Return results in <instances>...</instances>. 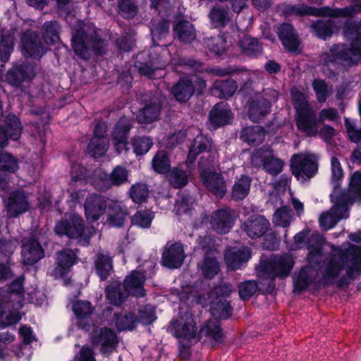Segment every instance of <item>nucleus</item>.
<instances>
[{
    "label": "nucleus",
    "mask_w": 361,
    "mask_h": 361,
    "mask_svg": "<svg viewBox=\"0 0 361 361\" xmlns=\"http://www.w3.org/2000/svg\"><path fill=\"white\" fill-rule=\"evenodd\" d=\"M343 34L350 41V45L334 44L329 51L322 56V61L326 66L351 67L361 61V20H346Z\"/></svg>",
    "instance_id": "f257e3e1"
},
{
    "label": "nucleus",
    "mask_w": 361,
    "mask_h": 361,
    "mask_svg": "<svg viewBox=\"0 0 361 361\" xmlns=\"http://www.w3.org/2000/svg\"><path fill=\"white\" fill-rule=\"evenodd\" d=\"M104 40L95 32L88 34L82 27L77 29L71 39V46L75 54L84 60L90 58V46L97 56L104 54Z\"/></svg>",
    "instance_id": "f03ea898"
},
{
    "label": "nucleus",
    "mask_w": 361,
    "mask_h": 361,
    "mask_svg": "<svg viewBox=\"0 0 361 361\" xmlns=\"http://www.w3.org/2000/svg\"><path fill=\"white\" fill-rule=\"evenodd\" d=\"M206 87V81L201 78L192 81L189 77H180L172 86L171 92L177 102L186 103L193 94L202 95Z\"/></svg>",
    "instance_id": "7ed1b4c3"
},
{
    "label": "nucleus",
    "mask_w": 361,
    "mask_h": 361,
    "mask_svg": "<svg viewBox=\"0 0 361 361\" xmlns=\"http://www.w3.org/2000/svg\"><path fill=\"white\" fill-rule=\"evenodd\" d=\"M332 251L337 252L339 258L346 267V276L350 279H355L356 276L361 274V246L351 245L347 249L342 250L331 245Z\"/></svg>",
    "instance_id": "20e7f679"
},
{
    "label": "nucleus",
    "mask_w": 361,
    "mask_h": 361,
    "mask_svg": "<svg viewBox=\"0 0 361 361\" xmlns=\"http://www.w3.org/2000/svg\"><path fill=\"white\" fill-rule=\"evenodd\" d=\"M197 327L194 317L188 312L180 314L178 319H172L168 327V331L176 338L189 341L195 338Z\"/></svg>",
    "instance_id": "39448f33"
},
{
    "label": "nucleus",
    "mask_w": 361,
    "mask_h": 361,
    "mask_svg": "<svg viewBox=\"0 0 361 361\" xmlns=\"http://www.w3.org/2000/svg\"><path fill=\"white\" fill-rule=\"evenodd\" d=\"M292 174L302 180L312 178L318 171V164L314 157L302 154H293L290 159Z\"/></svg>",
    "instance_id": "423d86ee"
},
{
    "label": "nucleus",
    "mask_w": 361,
    "mask_h": 361,
    "mask_svg": "<svg viewBox=\"0 0 361 361\" xmlns=\"http://www.w3.org/2000/svg\"><path fill=\"white\" fill-rule=\"evenodd\" d=\"M54 231L60 237L65 235L71 239H78L84 234L85 223L79 215L70 214L56 222Z\"/></svg>",
    "instance_id": "0eeeda50"
},
{
    "label": "nucleus",
    "mask_w": 361,
    "mask_h": 361,
    "mask_svg": "<svg viewBox=\"0 0 361 361\" xmlns=\"http://www.w3.org/2000/svg\"><path fill=\"white\" fill-rule=\"evenodd\" d=\"M90 339L93 346L100 347V353L102 354L111 353L118 344L115 331L106 326L94 329Z\"/></svg>",
    "instance_id": "6e6552de"
},
{
    "label": "nucleus",
    "mask_w": 361,
    "mask_h": 361,
    "mask_svg": "<svg viewBox=\"0 0 361 361\" xmlns=\"http://www.w3.org/2000/svg\"><path fill=\"white\" fill-rule=\"evenodd\" d=\"M295 123L298 130L307 136L314 137L318 134L315 112L307 104H302L296 108Z\"/></svg>",
    "instance_id": "1a4fd4ad"
},
{
    "label": "nucleus",
    "mask_w": 361,
    "mask_h": 361,
    "mask_svg": "<svg viewBox=\"0 0 361 361\" xmlns=\"http://www.w3.org/2000/svg\"><path fill=\"white\" fill-rule=\"evenodd\" d=\"M178 63L195 72L208 73L220 77L233 75L241 71V69L233 66L209 68L202 61L191 57H180L178 59Z\"/></svg>",
    "instance_id": "9d476101"
},
{
    "label": "nucleus",
    "mask_w": 361,
    "mask_h": 361,
    "mask_svg": "<svg viewBox=\"0 0 361 361\" xmlns=\"http://www.w3.org/2000/svg\"><path fill=\"white\" fill-rule=\"evenodd\" d=\"M164 64L158 54L149 51L139 52L134 58V67L141 75L151 78L156 70L161 69Z\"/></svg>",
    "instance_id": "9b49d317"
},
{
    "label": "nucleus",
    "mask_w": 361,
    "mask_h": 361,
    "mask_svg": "<svg viewBox=\"0 0 361 361\" xmlns=\"http://www.w3.org/2000/svg\"><path fill=\"white\" fill-rule=\"evenodd\" d=\"M163 98L157 94H152L144 101V106L137 113V118L140 123H151L157 121L163 107Z\"/></svg>",
    "instance_id": "f8f14e48"
},
{
    "label": "nucleus",
    "mask_w": 361,
    "mask_h": 361,
    "mask_svg": "<svg viewBox=\"0 0 361 361\" xmlns=\"http://www.w3.org/2000/svg\"><path fill=\"white\" fill-rule=\"evenodd\" d=\"M253 157L260 159L262 169L271 176H276L283 169V160L276 157L273 149L269 147L263 146L257 149L253 154Z\"/></svg>",
    "instance_id": "ddd939ff"
},
{
    "label": "nucleus",
    "mask_w": 361,
    "mask_h": 361,
    "mask_svg": "<svg viewBox=\"0 0 361 361\" xmlns=\"http://www.w3.org/2000/svg\"><path fill=\"white\" fill-rule=\"evenodd\" d=\"M294 264L293 258L290 255H284L264 262L262 269L273 277L284 279L290 274Z\"/></svg>",
    "instance_id": "4468645a"
},
{
    "label": "nucleus",
    "mask_w": 361,
    "mask_h": 361,
    "mask_svg": "<svg viewBox=\"0 0 361 361\" xmlns=\"http://www.w3.org/2000/svg\"><path fill=\"white\" fill-rule=\"evenodd\" d=\"M132 123L126 116H122L115 124L112 133V141L114 149L118 154L129 150L128 137L132 128Z\"/></svg>",
    "instance_id": "2eb2a0df"
},
{
    "label": "nucleus",
    "mask_w": 361,
    "mask_h": 361,
    "mask_svg": "<svg viewBox=\"0 0 361 361\" xmlns=\"http://www.w3.org/2000/svg\"><path fill=\"white\" fill-rule=\"evenodd\" d=\"M29 209L28 196L23 189L18 188L9 194L6 204L8 217L16 218L27 212Z\"/></svg>",
    "instance_id": "dca6fc26"
},
{
    "label": "nucleus",
    "mask_w": 361,
    "mask_h": 361,
    "mask_svg": "<svg viewBox=\"0 0 361 361\" xmlns=\"http://www.w3.org/2000/svg\"><path fill=\"white\" fill-rule=\"evenodd\" d=\"M200 177L204 187L214 196L220 199L225 196L226 185L221 173L204 169L200 171Z\"/></svg>",
    "instance_id": "f3484780"
},
{
    "label": "nucleus",
    "mask_w": 361,
    "mask_h": 361,
    "mask_svg": "<svg viewBox=\"0 0 361 361\" xmlns=\"http://www.w3.org/2000/svg\"><path fill=\"white\" fill-rule=\"evenodd\" d=\"M252 255V250L247 246H242L238 248L232 247L226 250L224 261L229 270L236 271L244 267Z\"/></svg>",
    "instance_id": "a211bd4d"
},
{
    "label": "nucleus",
    "mask_w": 361,
    "mask_h": 361,
    "mask_svg": "<svg viewBox=\"0 0 361 361\" xmlns=\"http://www.w3.org/2000/svg\"><path fill=\"white\" fill-rule=\"evenodd\" d=\"M21 43V51L26 58L39 59L46 52L36 32L27 30L23 32Z\"/></svg>",
    "instance_id": "6ab92c4d"
},
{
    "label": "nucleus",
    "mask_w": 361,
    "mask_h": 361,
    "mask_svg": "<svg viewBox=\"0 0 361 361\" xmlns=\"http://www.w3.org/2000/svg\"><path fill=\"white\" fill-rule=\"evenodd\" d=\"M235 216L233 209L224 207L216 210L211 218L212 228L219 234L228 233L234 226Z\"/></svg>",
    "instance_id": "aec40b11"
},
{
    "label": "nucleus",
    "mask_w": 361,
    "mask_h": 361,
    "mask_svg": "<svg viewBox=\"0 0 361 361\" xmlns=\"http://www.w3.org/2000/svg\"><path fill=\"white\" fill-rule=\"evenodd\" d=\"M35 75V67L28 63H16L6 73V79L13 87H20L25 81H29Z\"/></svg>",
    "instance_id": "412c9836"
},
{
    "label": "nucleus",
    "mask_w": 361,
    "mask_h": 361,
    "mask_svg": "<svg viewBox=\"0 0 361 361\" xmlns=\"http://www.w3.org/2000/svg\"><path fill=\"white\" fill-rule=\"evenodd\" d=\"M272 101L264 96L249 99L247 102V116L255 122L259 123L271 112Z\"/></svg>",
    "instance_id": "4be33fe9"
},
{
    "label": "nucleus",
    "mask_w": 361,
    "mask_h": 361,
    "mask_svg": "<svg viewBox=\"0 0 361 361\" xmlns=\"http://www.w3.org/2000/svg\"><path fill=\"white\" fill-rule=\"evenodd\" d=\"M185 258L183 244L175 242L166 247L161 256V264L169 269H178L183 264Z\"/></svg>",
    "instance_id": "5701e85b"
},
{
    "label": "nucleus",
    "mask_w": 361,
    "mask_h": 361,
    "mask_svg": "<svg viewBox=\"0 0 361 361\" xmlns=\"http://www.w3.org/2000/svg\"><path fill=\"white\" fill-rule=\"evenodd\" d=\"M277 35L284 49L289 52H296L300 45L297 30L289 23H281L277 29Z\"/></svg>",
    "instance_id": "b1692460"
},
{
    "label": "nucleus",
    "mask_w": 361,
    "mask_h": 361,
    "mask_svg": "<svg viewBox=\"0 0 361 361\" xmlns=\"http://www.w3.org/2000/svg\"><path fill=\"white\" fill-rule=\"evenodd\" d=\"M84 207L86 218L96 221L104 214L107 208L106 200L102 195L90 194L85 200Z\"/></svg>",
    "instance_id": "393cba45"
},
{
    "label": "nucleus",
    "mask_w": 361,
    "mask_h": 361,
    "mask_svg": "<svg viewBox=\"0 0 361 361\" xmlns=\"http://www.w3.org/2000/svg\"><path fill=\"white\" fill-rule=\"evenodd\" d=\"M233 118L229 104L224 102L216 104L209 114V120L215 129L229 124Z\"/></svg>",
    "instance_id": "a878e982"
},
{
    "label": "nucleus",
    "mask_w": 361,
    "mask_h": 361,
    "mask_svg": "<svg viewBox=\"0 0 361 361\" xmlns=\"http://www.w3.org/2000/svg\"><path fill=\"white\" fill-rule=\"evenodd\" d=\"M270 227L269 221L262 215H252L244 223V231L252 239L264 236Z\"/></svg>",
    "instance_id": "bb28decb"
},
{
    "label": "nucleus",
    "mask_w": 361,
    "mask_h": 361,
    "mask_svg": "<svg viewBox=\"0 0 361 361\" xmlns=\"http://www.w3.org/2000/svg\"><path fill=\"white\" fill-rule=\"evenodd\" d=\"M21 254L24 264L32 266L44 258V250L38 240L30 238L23 243Z\"/></svg>",
    "instance_id": "cd10ccee"
},
{
    "label": "nucleus",
    "mask_w": 361,
    "mask_h": 361,
    "mask_svg": "<svg viewBox=\"0 0 361 361\" xmlns=\"http://www.w3.org/2000/svg\"><path fill=\"white\" fill-rule=\"evenodd\" d=\"M344 125L348 139L356 144V147L353 150L350 160L353 164L361 165V128H357L356 125L348 118H345Z\"/></svg>",
    "instance_id": "c85d7f7f"
},
{
    "label": "nucleus",
    "mask_w": 361,
    "mask_h": 361,
    "mask_svg": "<svg viewBox=\"0 0 361 361\" xmlns=\"http://www.w3.org/2000/svg\"><path fill=\"white\" fill-rule=\"evenodd\" d=\"M310 30L313 36L326 41L338 30V27L333 19H317L312 22Z\"/></svg>",
    "instance_id": "c756f323"
},
{
    "label": "nucleus",
    "mask_w": 361,
    "mask_h": 361,
    "mask_svg": "<svg viewBox=\"0 0 361 361\" xmlns=\"http://www.w3.org/2000/svg\"><path fill=\"white\" fill-rule=\"evenodd\" d=\"M345 265L342 261L336 259V255L333 254L326 262L322 272L321 279L318 283L322 287L326 288L334 283V280L338 277L344 269Z\"/></svg>",
    "instance_id": "7c9ffc66"
},
{
    "label": "nucleus",
    "mask_w": 361,
    "mask_h": 361,
    "mask_svg": "<svg viewBox=\"0 0 361 361\" xmlns=\"http://www.w3.org/2000/svg\"><path fill=\"white\" fill-rule=\"evenodd\" d=\"M78 263L76 253L73 250L65 248L57 252L56 267L54 272L61 277H65L70 271L71 268Z\"/></svg>",
    "instance_id": "2f4dec72"
},
{
    "label": "nucleus",
    "mask_w": 361,
    "mask_h": 361,
    "mask_svg": "<svg viewBox=\"0 0 361 361\" xmlns=\"http://www.w3.org/2000/svg\"><path fill=\"white\" fill-rule=\"evenodd\" d=\"M145 282V276L144 274L134 270L124 279L123 287L127 291L131 293L133 295L142 298L146 295L145 289L144 288Z\"/></svg>",
    "instance_id": "473e14b6"
},
{
    "label": "nucleus",
    "mask_w": 361,
    "mask_h": 361,
    "mask_svg": "<svg viewBox=\"0 0 361 361\" xmlns=\"http://www.w3.org/2000/svg\"><path fill=\"white\" fill-rule=\"evenodd\" d=\"M175 38L183 44H190L196 39L194 25L185 19L176 22L173 27Z\"/></svg>",
    "instance_id": "72a5a7b5"
},
{
    "label": "nucleus",
    "mask_w": 361,
    "mask_h": 361,
    "mask_svg": "<svg viewBox=\"0 0 361 361\" xmlns=\"http://www.w3.org/2000/svg\"><path fill=\"white\" fill-rule=\"evenodd\" d=\"M212 140L207 136L199 135L194 138L187 155L186 163L193 164L199 154L209 152L212 149Z\"/></svg>",
    "instance_id": "f704fd0d"
},
{
    "label": "nucleus",
    "mask_w": 361,
    "mask_h": 361,
    "mask_svg": "<svg viewBox=\"0 0 361 361\" xmlns=\"http://www.w3.org/2000/svg\"><path fill=\"white\" fill-rule=\"evenodd\" d=\"M211 314L218 320H227L233 315V308L226 298L211 299L209 302Z\"/></svg>",
    "instance_id": "c9c22d12"
},
{
    "label": "nucleus",
    "mask_w": 361,
    "mask_h": 361,
    "mask_svg": "<svg viewBox=\"0 0 361 361\" xmlns=\"http://www.w3.org/2000/svg\"><path fill=\"white\" fill-rule=\"evenodd\" d=\"M113 258L107 254L98 252L94 262V271L101 281H105L114 269Z\"/></svg>",
    "instance_id": "e433bc0d"
},
{
    "label": "nucleus",
    "mask_w": 361,
    "mask_h": 361,
    "mask_svg": "<svg viewBox=\"0 0 361 361\" xmlns=\"http://www.w3.org/2000/svg\"><path fill=\"white\" fill-rule=\"evenodd\" d=\"M0 126L6 132L9 140L16 141L21 137L23 126L20 118L16 114L9 113L4 117V123Z\"/></svg>",
    "instance_id": "4c0bfd02"
},
{
    "label": "nucleus",
    "mask_w": 361,
    "mask_h": 361,
    "mask_svg": "<svg viewBox=\"0 0 361 361\" xmlns=\"http://www.w3.org/2000/svg\"><path fill=\"white\" fill-rule=\"evenodd\" d=\"M264 137V129L259 126L243 127L240 133V139L249 145H260Z\"/></svg>",
    "instance_id": "58836bf2"
},
{
    "label": "nucleus",
    "mask_w": 361,
    "mask_h": 361,
    "mask_svg": "<svg viewBox=\"0 0 361 361\" xmlns=\"http://www.w3.org/2000/svg\"><path fill=\"white\" fill-rule=\"evenodd\" d=\"M251 183L252 178L247 175L242 174L237 178L232 187L231 199L236 202L243 200L250 193Z\"/></svg>",
    "instance_id": "ea45409f"
},
{
    "label": "nucleus",
    "mask_w": 361,
    "mask_h": 361,
    "mask_svg": "<svg viewBox=\"0 0 361 361\" xmlns=\"http://www.w3.org/2000/svg\"><path fill=\"white\" fill-rule=\"evenodd\" d=\"M238 89L235 80L228 78L226 80H217L212 85V92L219 98L228 99L231 97Z\"/></svg>",
    "instance_id": "a19ab883"
},
{
    "label": "nucleus",
    "mask_w": 361,
    "mask_h": 361,
    "mask_svg": "<svg viewBox=\"0 0 361 361\" xmlns=\"http://www.w3.org/2000/svg\"><path fill=\"white\" fill-rule=\"evenodd\" d=\"M106 209H108L106 219L108 224L112 227H123L128 216L127 209L116 203L110 204Z\"/></svg>",
    "instance_id": "79ce46f5"
},
{
    "label": "nucleus",
    "mask_w": 361,
    "mask_h": 361,
    "mask_svg": "<svg viewBox=\"0 0 361 361\" xmlns=\"http://www.w3.org/2000/svg\"><path fill=\"white\" fill-rule=\"evenodd\" d=\"M313 271L310 267L300 269L298 276L293 279V292L301 293L314 281Z\"/></svg>",
    "instance_id": "37998d69"
},
{
    "label": "nucleus",
    "mask_w": 361,
    "mask_h": 361,
    "mask_svg": "<svg viewBox=\"0 0 361 361\" xmlns=\"http://www.w3.org/2000/svg\"><path fill=\"white\" fill-rule=\"evenodd\" d=\"M116 326L118 331H133L136 329L137 322V315L132 312L124 314L114 313Z\"/></svg>",
    "instance_id": "c03bdc74"
},
{
    "label": "nucleus",
    "mask_w": 361,
    "mask_h": 361,
    "mask_svg": "<svg viewBox=\"0 0 361 361\" xmlns=\"http://www.w3.org/2000/svg\"><path fill=\"white\" fill-rule=\"evenodd\" d=\"M60 24L56 20L47 21L42 26V37L47 44L54 45L60 42Z\"/></svg>",
    "instance_id": "a18cd8bd"
},
{
    "label": "nucleus",
    "mask_w": 361,
    "mask_h": 361,
    "mask_svg": "<svg viewBox=\"0 0 361 361\" xmlns=\"http://www.w3.org/2000/svg\"><path fill=\"white\" fill-rule=\"evenodd\" d=\"M171 159L166 150H158L152 160L153 170L159 174H166L171 171Z\"/></svg>",
    "instance_id": "49530a36"
},
{
    "label": "nucleus",
    "mask_w": 361,
    "mask_h": 361,
    "mask_svg": "<svg viewBox=\"0 0 361 361\" xmlns=\"http://www.w3.org/2000/svg\"><path fill=\"white\" fill-rule=\"evenodd\" d=\"M205 332V336L211 338L216 343H224L225 334L223 331L219 320L208 321L202 328Z\"/></svg>",
    "instance_id": "de8ad7c7"
},
{
    "label": "nucleus",
    "mask_w": 361,
    "mask_h": 361,
    "mask_svg": "<svg viewBox=\"0 0 361 361\" xmlns=\"http://www.w3.org/2000/svg\"><path fill=\"white\" fill-rule=\"evenodd\" d=\"M209 17L215 28L223 29L231 22L228 11L220 7L214 6L209 12Z\"/></svg>",
    "instance_id": "09e8293b"
},
{
    "label": "nucleus",
    "mask_w": 361,
    "mask_h": 361,
    "mask_svg": "<svg viewBox=\"0 0 361 361\" xmlns=\"http://www.w3.org/2000/svg\"><path fill=\"white\" fill-rule=\"evenodd\" d=\"M108 142L106 137H93L87 145L89 154L94 158L104 156L108 149Z\"/></svg>",
    "instance_id": "8fccbe9b"
},
{
    "label": "nucleus",
    "mask_w": 361,
    "mask_h": 361,
    "mask_svg": "<svg viewBox=\"0 0 361 361\" xmlns=\"http://www.w3.org/2000/svg\"><path fill=\"white\" fill-rule=\"evenodd\" d=\"M130 144L136 157L146 154L153 146V140L149 136H134Z\"/></svg>",
    "instance_id": "3c124183"
},
{
    "label": "nucleus",
    "mask_w": 361,
    "mask_h": 361,
    "mask_svg": "<svg viewBox=\"0 0 361 361\" xmlns=\"http://www.w3.org/2000/svg\"><path fill=\"white\" fill-rule=\"evenodd\" d=\"M330 198L338 211L346 210L348 204H353L357 199H359L358 197H355L351 193L349 189L348 191L342 190L336 195L331 194Z\"/></svg>",
    "instance_id": "603ef678"
},
{
    "label": "nucleus",
    "mask_w": 361,
    "mask_h": 361,
    "mask_svg": "<svg viewBox=\"0 0 361 361\" xmlns=\"http://www.w3.org/2000/svg\"><path fill=\"white\" fill-rule=\"evenodd\" d=\"M243 53L250 57L257 58L262 53V45L259 40L254 37H247L240 42Z\"/></svg>",
    "instance_id": "864d4df0"
},
{
    "label": "nucleus",
    "mask_w": 361,
    "mask_h": 361,
    "mask_svg": "<svg viewBox=\"0 0 361 361\" xmlns=\"http://www.w3.org/2000/svg\"><path fill=\"white\" fill-rule=\"evenodd\" d=\"M117 13L124 19H133L138 13L135 0H118Z\"/></svg>",
    "instance_id": "5fc2aeb1"
},
{
    "label": "nucleus",
    "mask_w": 361,
    "mask_h": 361,
    "mask_svg": "<svg viewBox=\"0 0 361 361\" xmlns=\"http://www.w3.org/2000/svg\"><path fill=\"white\" fill-rule=\"evenodd\" d=\"M129 196L135 204H142L149 197V188L146 183L139 182L133 184L129 190Z\"/></svg>",
    "instance_id": "6e6d98bb"
},
{
    "label": "nucleus",
    "mask_w": 361,
    "mask_h": 361,
    "mask_svg": "<svg viewBox=\"0 0 361 361\" xmlns=\"http://www.w3.org/2000/svg\"><path fill=\"white\" fill-rule=\"evenodd\" d=\"M137 322L148 326L154 322L157 317L155 307L150 304L139 305L137 308Z\"/></svg>",
    "instance_id": "4d7b16f0"
},
{
    "label": "nucleus",
    "mask_w": 361,
    "mask_h": 361,
    "mask_svg": "<svg viewBox=\"0 0 361 361\" xmlns=\"http://www.w3.org/2000/svg\"><path fill=\"white\" fill-rule=\"evenodd\" d=\"M19 169L18 160L8 152L0 153V171L14 173Z\"/></svg>",
    "instance_id": "13d9d810"
},
{
    "label": "nucleus",
    "mask_w": 361,
    "mask_h": 361,
    "mask_svg": "<svg viewBox=\"0 0 361 361\" xmlns=\"http://www.w3.org/2000/svg\"><path fill=\"white\" fill-rule=\"evenodd\" d=\"M291 209L288 206L278 208L274 214V223L276 226L288 228L292 221Z\"/></svg>",
    "instance_id": "bf43d9fd"
},
{
    "label": "nucleus",
    "mask_w": 361,
    "mask_h": 361,
    "mask_svg": "<svg viewBox=\"0 0 361 361\" xmlns=\"http://www.w3.org/2000/svg\"><path fill=\"white\" fill-rule=\"evenodd\" d=\"M154 218V214L149 210H137L132 217V224L142 228H148Z\"/></svg>",
    "instance_id": "052dcab7"
},
{
    "label": "nucleus",
    "mask_w": 361,
    "mask_h": 361,
    "mask_svg": "<svg viewBox=\"0 0 361 361\" xmlns=\"http://www.w3.org/2000/svg\"><path fill=\"white\" fill-rule=\"evenodd\" d=\"M343 217L341 211L339 212V214L337 212L323 213L319 216V226L322 230L327 231L333 228Z\"/></svg>",
    "instance_id": "680f3d73"
},
{
    "label": "nucleus",
    "mask_w": 361,
    "mask_h": 361,
    "mask_svg": "<svg viewBox=\"0 0 361 361\" xmlns=\"http://www.w3.org/2000/svg\"><path fill=\"white\" fill-rule=\"evenodd\" d=\"M201 271L204 278L213 279L220 271L217 259L215 257H206L202 264Z\"/></svg>",
    "instance_id": "e2e57ef3"
},
{
    "label": "nucleus",
    "mask_w": 361,
    "mask_h": 361,
    "mask_svg": "<svg viewBox=\"0 0 361 361\" xmlns=\"http://www.w3.org/2000/svg\"><path fill=\"white\" fill-rule=\"evenodd\" d=\"M73 310L78 320L89 318L94 312V307L90 302L78 300L73 305Z\"/></svg>",
    "instance_id": "0e129e2a"
},
{
    "label": "nucleus",
    "mask_w": 361,
    "mask_h": 361,
    "mask_svg": "<svg viewBox=\"0 0 361 361\" xmlns=\"http://www.w3.org/2000/svg\"><path fill=\"white\" fill-rule=\"evenodd\" d=\"M169 174V180L174 188L180 189L188 183L187 173L178 167H174Z\"/></svg>",
    "instance_id": "69168bd1"
},
{
    "label": "nucleus",
    "mask_w": 361,
    "mask_h": 361,
    "mask_svg": "<svg viewBox=\"0 0 361 361\" xmlns=\"http://www.w3.org/2000/svg\"><path fill=\"white\" fill-rule=\"evenodd\" d=\"M323 238L319 235H312L307 240V244L309 249L307 259H312L314 257H320L322 255Z\"/></svg>",
    "instance_id": "338daca9"
},
{
    "label": "nucleus",
    "mask_w": 361,
    "mask_h": 361,
    "mask_svg": "<svg viewBox=\"0 0 361 361\" xmlns=\"http://www.w3.org/2000/svg\"><path fill=\"white\" fill-rule=\"evenodd\" d=\"M106 295L109 302L116 306L121 305L126 300L119 286H108L106 288Z\"/></svg>",
    "instance_id": "774afa93"
}]
</instances>
